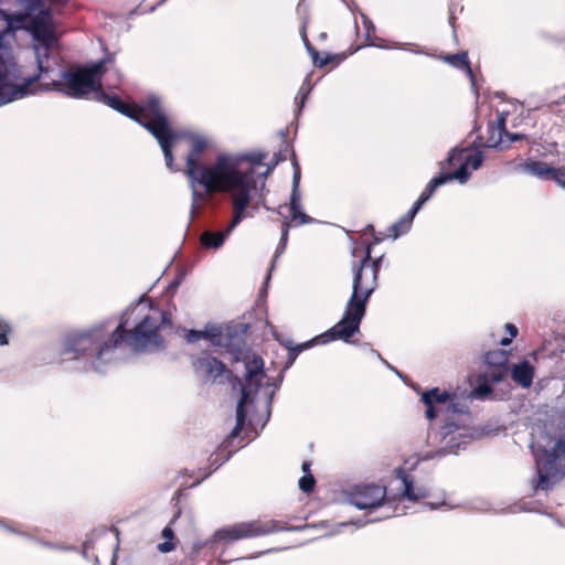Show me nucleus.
<instances>
[{
	"instance_id": "1",
	"label": "nucleus",
	"mask_w": 565,
	"mask_h": 565,
	"mask_svg": "<svg viewBox=\"0 0 565 565\" xmlns=\"http://www.w3.org/2000/svg\"><path fill=\"white\" fill-rule=\"evenodd\" d=\"M167 321L159 308H147L139 300L121 315L119 324L111 331L104 324L68 334L60 351L61 361H79L96 373H105L118 355L122 344L134 352H151L163 349L159 329Z\"/></svg>"
},
{
	"instance_id": "2",
	"label": "nucleus",
	"mask_w": 565,
	"mask_h": 565,
	"mask_svg": "<svg viewBox=\"0 0 565 565\" xmlns=\"http://www.w3.org/2000/svg\"><path fill=\"white\" fill-rule=\"evenodd\" d=\"M171 149L178 139H185L190 143V151L185 159V173L192 192L191 217L206 201L207 194L217 193L235 186L255 183L252 170H241V157L234 153H220L213 163L204 166L200 162L201 154L210 146L211 138L193 130L174 131Z\"/></svg>"
},
{
	"instance_id": "3",
	"label": "nucleus",
	"mask_w": 565,
	"mask_h": 565,
	"mask_svg": "<svg viewBox=\"0 0 565 565\" xmlns=\"http://www.w3.org/2000/svg\"><path fill=\"white\" fill-rule=\"evenodd\" d=\"M382 260L383 256L372 259L371 246H367L365 256L360 265L353 264L352 294L347 302L342 318L338 323L316 338L300 344H294L299 353L316 343L326 344L337 340L349 342L359 332L360 324L365 316L367 301L377 287V275Z\"/></svg>"
},
{
	"instance_id": "4",
	"label": "nucleus",
	"mask_w": 565,
	"mask_h": 565,
	"mask_svg": "<svg viewBox=\"0 0 565 565\" xmlns=\"http://www.w3.org/2000/svg\"><path fill=\"white\" fill-rule=\"evenodd\" d=\"M2 18L7 23L8 32L25 30L32 39L36 65L41 77H50L60 65V35L53 20L51 9L29 17L26 13H10L3 11Z\"/></svg>"
},
{
	"instance_id": "5",
	"label": "nucleus",
	"mask_w": 565,
	"mask_h": 565,
	"mask_svg": "<svg viewBox=\"0 0 565 565\" xmlns=\"http://www.w3.org/2000/svg\"><path fill=\"white\" fill-rule=\"evenodd\" d=\"M96 99L106 104L118 113L131 118L145 127L158 141L166 166L174 171L171 143L175 135L167 118L161 99L157 96H149L140 106L128 105L115 95H107L99 88L95 95Z\"/></svg>"
},
{
	"instance_id": "6",
	"label": "nucleus",
	"mask_w": 565,
	"mask_h": 565,
	"mask_svg": "<svg viewBox=\"0 0 565 565\" xmlns=\"http://www.w3.org/2000/svg\"><path fill=\"white\" fill-rule=\"evenodd\" d=\"M40 74L25 75L7 41V33L0 32V107L36 94L35 83Z\"/></svg>"
},
{
	"instance_id": "7",
	"label": "nucleus",
	"mask_w": 565,
	"mask_h": 565,
	"mask_svg": "<svg viewBox=\"0 0 565 565\" xmlns=\"http://www.w3.org/2000/svg\"><path fill=\"white\" fill-rule=\"evenodd\" d=\"M106 60L97 61L90 65L78 68H71L57 73L58 78L50 74V83H35L38 92H58L72 98H83L89 93L95 94L102 88V76L106 71Z\"/></svg>"
},
{
	"instance_id": "8",
	"label": "nucleus",
	"mask_w": 565,
	"mask_h": 565,
	"mask_svg": "<svg viewBox=\"0 0 565 565\" xmlns=\"http://www.w3.org/2000/svg\"><path fill=\"white\" fill-rule=\"evenodd\" d=\"M245 383L242 385V395L236 407V424L231 433V438L236 437L244 427L246 418L244 406L254 403L256 396L259 392H262V390L267 399V404H270L275 394V390H277L280 384H276L275 388L271 391L269 390L268 384L266 387H264V379L266 377V373L264 371V361L258 355H253L252 359L245 362ZM281 380L282 376H280L279 382H281Z\"/></svg>"
},
{
	"instance_id": "9",
	"label": "nucleus",
	"mask_w": 565,
	"mask_h": 565,
	"mask_svg": "<svg viewBox=\"0 0 565 565\" xmlns=\"http://www.w3.org/2000/svg\"><path fill=\"white\" fill-rule=\"evenodd\" d=\"M255 183L220 190L217 193H226L230 196L233 217L227 227L223 231H204L200 235L201 244L209 249H218L234 228L247 217V209L253 198Z\"/></svg>"
},
{
	"instance_id": "10",
	"label": "nucleus",
	"mask_w": 565,
	"mask_h": 565,
	"mask_svg": "<svg viewBox=\"0 0 565 565\" xmlns=\"http://www.w3.org/2000/svg\"><path fill=\"white\" fill-rule=\"evenodd\" d=\"M531 449L537 472V480L533 483V488L547 491L563 477L557 461L561 456L565 457V439L557 440L551 449L532 443Z\"/></svg>"
},
{
	"instance_id": "11",
	"label": "nucleus",
	"mask_w": 565,
	"mask_h": 565,
	"mask_svg": "<svg viewBox=\"0 0 565 565\" xmlns=\"http://www.w3.org/2000/svg\"><path fill=\"white\" fill-rule=\"evenodd\" d=\"M308 526L309 525H298L285 527L274 520L265 522L258 520L241 522L217 530L203 545H207L209 543H232L238 540L267 535L280 531H301Z\"/></svg>"
},
{
	"instance_id": "12",
	"label": "nucleus",
	"mask_w": 565,
	"mask_h": 565,
	"mask_svg": "<svg viewBox=\"0 0 565 565\" xmlns=\"http://www.w3.org/2000/svg\"><path fill=\"white\" fill-rule=\"evenodd\" d=\"M385 495L384 487L376 484L359 486L350 493L348 502L360 510L373 511L383 505Z\"/></svg>"
},
{
	"instance_id": "13",
	"label": "nucleus",
	"mask_w": 565,
	"mask_h": 565,
	"mask_svg": "<svg viewBox=\"0 0 565 565\" xmlns=\"http://www.w3.org/2000/svg\"><path fill=\"white\" fill-rule=\"evenodd\" d=\"M440 435L445 447L437 451L438 456L446 454L456 452L461 445L467 444L473 438L475 431H472L466 425H460L456 422H447L440 429Z\"/></svg>"
},
{
	"instance_id": "14",
	"label": "nucleus",
	"mask_w": 565,
	"mask_h": 565,
	"mask_svg": "<svg viewBox=\"0 0 565 565\" xmlns=\"http://www.w3.org/2000/svg\"><path fill=\"white\" fill-rule=\"evenodd\" d=\"M422 401L424 404L433 403L434 405H437L443 408H447L449 411L452 409L454 413L465 414L466 413V406H458L455 403L448 404L450 401V395L445 392L440 391L439 388H433L429 391H426L422 395Z\"/></svg>"
},
{
	"instance_id": "15",
	"label": "nucleus",
	"mask_w": 565,
	"mask_h": 565,
	"mask_svg": "<svg viewBox=\"0 0 565 565\" xmlns=\"http://www.w3.org/2000/svg\"><path fill=\"white\" fill-rule=\"evenodd\" d=\"M466 149L460 148H452L448 157L446 159V163L448 166H454L456 162L462 161L465 164H467L468 168H471L472 170H478L483 162V154L481 151H476L475 153L465 154Z\"/></svg>"
},
{
	"instance_id": "16",
	"label": "nucleus",
	"mask_w": 565,
	"mask_h": 565,
	"mask_svg": "<svg viewBox=\"0 0 565 565\" xmlns=\"http://www.w3.org/2000/svg\"><path fill=\"white\" fill-rule=\"evenodd\" d=\"M193 365L198 372L204 373L207 380H216L225 372L224 363L209 355L199 358L194 361Z\"/></svg>"
},
{
	"instance_id": "17",
	"label": "nucleus",
	"mask_w": 565,
	"mask_h": 565,
	"mask_svg": "<svg viewBox=\"0 0 565 565\" xmlns=\"http://www.w3.org/2000/svg\"><path fill=\"white\" fill-rule=\"evenodd\" d=\"M511 377L521 387L529 388L533 383L534 366L527 360H523L512 366Z\"/></svg>"
},
{
	"instance_id": "18",
	"label": "nucleus",
	"mask_w": 565,
	"mask_h": 565,
	"mask_svg": "<svg viewBox=\"0 0 565 565\" xmlns=\"http://www.w3.org/2000/svg\"><path fill=\"white\" fill-rule=\"evenodd\" d=\"M397 477L402 481V495L409 501H418L428 495V490L425 487H415L413 480L403 470L397 471Z\"/></svg>"
},
{
	"instance_id": "19",
	"label": "nucleus",
	"mask_w": 565,
	"mask_h": 565,
	"mask_svg": "<svg viewBox=\"0 0 565 565\" xmlns=\"http://www.w3.org/2000/svg\"><path fill=\"white\" fill-rule=\"evenodd\" d=\"M289 211L291 222H294L295 226L311 224L315 222L312 217H310L303 212V207L301 204V194L290 195Z\"/></svg>"
},
{
	"instance_id": "20",
	"label": "nucleus",
	"mask_w": 565,
	"mask_h": 565,
	"mask_svg": "<svg viewBox=\"0 0 565 565\" xmlns=\"http://www.w3.org/2000/svg\"><path fill=\"white\" fill-rule=\"evenodd\" d=\"M443 61L452 67L465 70L470 78L471 86L475 87V75L468 61V54L466 52L450 54L443 56Z\"/></svg>"
},
{
	"instance_id": "21",
	"label": "nucleus",
	"mask_w": 565,
	"mask_h": 565,
	"mask_svg": "<svg viewBox=\"0 0 565 565\" xmlns=\"http://www.w3.org/2000/svg\"><path fill=\"white\" fill-rule=\"evenodd\" d=\"M522 171L541 180H550L553 173L552 167L542 161H529L521 166Z\"/></svg>"
},
{
	"instance_id": "22",
	"label": "nucleus",
	"mask_w": 565,
	"mask_h": 565,
	"mask_svg": "<svg viewBox=\"0 0 565 565\" xmlns=\"http://www.w3.org/2000/svg\"><path fill=\"white\" fill-rule=\"evenodd\" d=\"M507 118H508V113L501 111L498 115L497 120L490 126L491 137H490L489 147L495 148L502 142L503 134L507 131V129H505Z\"/></svg>"
},
{
	"instance_id": "23",
	"label": "nucleus",
	"mask_w": 565,
	"mask_h": 565,
	"mask_svg": "<svg viewBox=\"0 0 565 565\" xmlns=\"http://www.w3.org/2000/svg\"><path fill=\"white\" fill-rule=\"evenodd\" d=\"M413 221H414V218L411 215H408L407 213L402 215L398 218V221H396L394 224H392L388 227V230H387L388 237H391L392 239L395 241L398 237L407 234L412 228Z\"/></svg>"
},
{
	"instance_id": "24",
	"label": "nucleus",
	"mask_w": 565,
	"mask_h": 565,
	"mask_svg": "<svg viewBox=\"0 0 565 565\" xmlns=\"http://www.w3.org/2000/svg\"><path fill=\"white\" fill-rule=\"evenodd\" d=\"M508 360V353L501 349L489 351L484 355V362L489 367H505Z\"/></svg>"
},
{
	"instance_id": "25",
	"label": "nucleus",
	"mask_w": 565,
	"mask_h": 565,
	"mask_svg": "<svg viewBox=\"0 0 565 565\" xmlns=\"http://www.w3.org/2000/svg\"><path fill=\"white\" fill-rule=\"evenodd\" d=\"M469 168L462 161H460L459 168L450 173H440L445 184L450 181H458L460 184H465L470 179Z\"/></svg>"
},
{
	"instance_id": "26",
	"label": "nucleus",
	"mask_w": 565,
	"mask_h": 565,
	"mask_svg": "<svg viewBox=\"0 0 565 565\" xmlns=\"http://www.w3.org/2000/svg\"><path fill=\"white\" fill-rule=\"evenodd\" d=\"M0 526L6 529L7 531L11 532V533H14V534H18V535H21V536H24V537H28L30 540H33L34 542H36L38 544L44 546V547H49V548H55V550H61V551H71V550H74V547L72 546H66V545H58V544H54V543H51V542H47V541H44V540H40V539H33L31 537L30 535H28L26 533H23V532H20V531H17L14 530L13 527L4 524L3 521L0 520Z\"/></svg>"
},
{
	"instance_id": "27",
	"label": "nucleus",
	"mask_w": 565,
	"mask_h": 565,
	"mask_svg": "<svg viewBox=\"0 0 565 565\" xmlns=\"http://www.w3.org/2000/svg\"><path fill=\"white\" fill-rule=\"evenodd\" d=\"M445 182L444 180L441 179L440 174L433 178L428 183L427 185L425 186L424 191L420 193L419 198L420 199H425V203L434 195V193L436 192V190L444 185Z\"/></svg>"
},
{
	"instance_id": "28",
	"label": "nucleus",
	"mask_w": 565,
	"mask_h": 565,
	"mask_svg": "<svg viewBox=\"0 0 565 565\" xmlns=\"http://www.w3.org/2000/svg\"><path fill=\"white\" fill-rule=\"evenodd\" d=\"M236 157H241V161H239V169L241 170H252L253 172V179L254 181L256 182V179H255V171L253 169V167H247V168H244L243 167V163L245 161H248V162H252L253 164H262L263 162V159H264V156L263 154H237V153H234ZM256 190V186L254 188V191Z\"/></svg>"
},
{
	"instance_id": "29",
	"label": "nucleus",
	"mask_w": 565,
	"mask_h": 565,
	"mask_svg": "<svg viewBox=\"0 0 565 565\" xmlns=\"http://www.w3.org/2000/svg\"><path fill=\"white\" fill-rule=\"evenodd\" d=\"M162 537L166 540L163 543H160L158 545V550L161 553H169L174 548V545L172 543V540L174 537L173 530L170 526H166L162 530Z\"/></svg>"
},
{
	"instance_id": "30",
	"label": "nucleus",
	"mask_w": 565,
	"mask_h": 565,
	"mask_svg": "<svg viewBox=\"0 0 565 565\" xmlns=\"http://www.w3.org/2000/svg\"><path fill=\"white\" fill-rule=\"evenodd\" d=\"M311 90L310 76H307L296 95V104L299 106V110L303 107L308 95Z\"/></svg>"
},
{
	"instance_id": "31",
	"label": "nucleus",
	"mask_w": 565,
	"mask_h": 565,
	"mask_svg": "<svg viewBox=\"0 0 565 565\" xmlns=\"http://www.w3.org/2000/svg\"><path fill=\"white\" fill-rule=\"evenodd\" d=\"M44 1L45 0H19V3L24 8L26 14L32 17L31 13L40 12V10H44Z\"/></svg>"
},
{
	"instance_id": "32",
	"label": "nucleus",
	"mask_w": 565,
	"mask_h": 565,
	"mask_svg": "<svg viewBox=\"0 0 565 565\" xmlns=\"http://www.w3.org/2000/svg\"><path fill=\"white\" fill-rule=\"evenodd\" d=\"M12 332V326L10 322L0 317V347L8 345L10 343L9 335Z\"/></svg>"
},
{
	"instance_id": "33",
	"label": "nucleus",
	"mask_w": 565,
	"mask_h": 565,
	"mask_svg": "<svg viewBox=\"0 0 565 565\" xmlns=\"http://www.w3.org/2000/svg\"><path fill=\"white\" fill-rule=\"evenodd\" d=\"M299 489L302 491V492H310L312 491L315 484H316V480H315V477L312 476L311 472H308L306 475H303L300 479H299Z\"/></svg>"
},
{
	"instance_id": "34",
	"label": "nucleus",
	"mask_w": 565,
	"mask_h": 565,
	"mask_svg": "<svg viewBox=\"0 0 565 565\" xmlns=\"http://www.w3.org/2000/svg\"><path fill=\"white\" fill-rule=\"evenodd\" d=\"M214 337H215V334L214 333H210L209 331L190 330L186 333L185 339H186V341L189 343H195V342H198L201 339H205V338L212 339Z\"/></svg>"
},
{
	"instance_id": "35",
	"label": "nucleus",
	"mask_w": 565,
	"mask_h": 565,
	"mask_svg": "<svg viewBox=\"0 0 565 565\" xmlns=\"http://www.w3.org/2000/svg\"><path fill=\"white\" fill-rule=\"evenodd\" d=\"M491 370L484 373L486 380H489L493 383L500 382L504 376L505 367H490Z\"/></svg>"
},
{
	"instance_id": "36",
	"label": "nucleus",
	"mask_w": 565,
	"mask_h": 565,
	"mask_svg": "<svg viewBox=\"0 0 565 565\" xmlns=\"http://www.w3.org/2000/svg\"><path fill=\"white\" fill-rule=\"evenodd\" d=\"M390 516H391V514L385 513V514H381L379 516H375V518L369 519V520H358V521H354V522H342V523H340V526H347V525H350V524H354L356 526H364V525H366L369 523L382 521V520L387 519Z\"/></svg>"
},
{
	"instance_id": "37",
	"label": "nucleus",
	"mask_w": 565,
	"mask_h": 565,
	"mask_svg": "<svg viewBox=\"0 0 565 565\" xmlns=\"http://www.w3.org/2000/svg\"><path fill=\"white\" fill-rule=\"evenodd\" d=\"M282 344L288 350V361L286 367H289L296 361L299 352L295 349L294 342L291 340H286Z\"/></svg>"
},
{
	"instance_id": "38",
	"label": "nucleus",
	"mask_w": 565,
	"mask_h": 565,
	"mask_svg": "<svg viewBox=\"0 0 565 565\" xmlns=\"http://www.w3.org/2000/svg\"><path fill=\"white\" fill-rule=\"evenodd\" d=\"M300 168L298 167L297 162L294 163V174H292V189L290 195H297L300 194L299 191V184H300Z\"/></svg>"
},
{
	"instance_id": "39",
	"label": "nucleus",
	"mask_w": 565,
	"mask_h": 565,
	"mask_svg": "<svg viewBox=\"0 0 565 565\" xmlns=\"http://www.w3.org/2000/svg\"><path fill=\"white\" fill-rule=\"evenodd\" d=\"M287 242H288V236L287 235H281L279 244H278V246L276 248V252H275L274 260L271 263V268L274 267L276 259L278 257H280L282 255V253L285 252Z\"/></svg>"
},
{
	"instance_id": "40",
	"label": "nucleus",
	"mask_w": 565,
	"mask_h": 565,
	"mask_svg": "<svg viewBox=\"0 0 565 565\" xmlns=\"http://www.w3.org/2000/svg\"><path fill=\"white\" fill-rule=\"evenodd\" d=\"M306 45L311 51V55H312L315 65H317L319 67H323V66H326L331 61L330 57L319 60L318 58V52L315 51V50H311V47H310V45H309L307 40H306Z\"/></svg>"
},
{
	"instance_id": "41",
	"label": "nucleus",
	"mask_w": 565,
	"mask_h": 565,
	"mask_svg": "<svg viewBox=\"0 0 565 565\" xmlns=\"http://www.w3.org/2000/svg\"><path fill=\"white\" fill-rule=\"evenodd\" d=\"M551 180L556 181L561 186L565 188V170L553 169Z\"/></svg>"
},
{
	"instance_id": "42",
	"label": "nucleus",
	"mask_w": 565,
	"mask_h": 565,
	"mask_svg": "<svg viewBox=\"0 0 565 565\" xmlns=\"http://www.w3.org/2000/svg\"><path fill=\"white\" fill-rule=\"evenodd\" d=\"M492 392V388L487 384V383H483V384H479L473 393L475 395L479 396V397H483V396H487L489 395L490 393Z\"/></svg>"
},
{
	"instance_id": "43",
	"label": "nucleus",
	"mask_w": 565,
	"mask_h": 565,
	"mask_svg": "<svg viewBox=\"0 0 565 565\" xmlns=\"http://www.w3.org/2000/svg\"><path fill=\"white\" fill-rule=\"evenodd\" d=\"M425 405L427 406L425 414L428 419L435 418L437 416V413L441 412V409H443V407L434 405L433 403L425 404Z\"/></svg>"
},
{
	"instance_id": "44",
	"label": "nucleus",
	"mask_w": 565,
	"mask_h": 565,
	"mask_svg": "<svg viewBox=\"0 0 565 565\" xmlns=\"http://www.w3.org/2000/svg\"><path fill=\"white\" fill-rule=\"evenodd\" d=\"M424 204L425 199L418 198L414 205L406 213L414 218Z\"/></svg>"
},
{
	"instance_id": "45",
	"label": "nucleus",
	"mask_w": 565,
	"mask_h": 565,
	"mask_svg": "<svg viewBox=\"0 0 565 565\" xmlns=\"http://www.w3.org/2000/svg\"><path fill=\"white\" fill-rule=\"evenodd\" d=\"M371 353L376 358L379 359L383 364H385L390 370H392L393 372H395L398 376H401V373L393 366L391 365L382 355L379 351L374 350V349H370Z\"/></svg>"
},
{
	"instance_id": "46",
	"label": "nucleus",
	"mask_w": 565,
	"mask_h": 565,
	"mask_svg": "<svg viewBox=\"0 0 565 565\" xmlns=\"http://www.w3.org/2000/svg\"><path fill=\"white\" fill-rule=\"evenodd\" d=\"M374 46H377L380 49H385V50H388V49H397V50H406L407 47V43H399V42H396L394 43L393 45H384V43H377V44H373Z\"/></svg>"
},
{
	"instance_id": "47",
	"label": "nucleus",
	"mask_w": 565,
	"mask_h": 565,
	"mask_svg": "<svg viewBox=\"0 0 565 565\" xmlns=\"http://www.w3.org/2000/svg\"><path fill=\"white\" fill-rule=\"evenodd\" d=\"M295 225L294 222H291V218L288 220L287 217H285L282 220V223H281V235H287L289 234V228Z\"/></svg>"
},
{
	"instance_id": "48",
	"label": "nucleus",
	"mask_w": 565,
	"mask_h": 565,
	"mask_svg": "<svg viewBox=\"0 0 565 565\" xmlns=\"http://www.w3.org/2000/svg\"><path fill=\"white\" fill-rule=\"evenodd\" d=\"M503 135L507 136L511 142L519 141L524 138V135H522V134H512V132L505 131Z\"/></svg>"
},
{
	"instance_id": "49",
	"label": "nucleus",
	"mask_w": 565,
	"mask_h": 565,
	"mask_svg": "<svg viewBox=\"0 0 565 565\" xmlns=\"http://www.w3.org/2000/svg\"><path fill=\"white\" fill-rule=\"evenodd\" d=\"M505 330L509 332L511 338H515L518 334V328L512 323H507Z\"/></svg>"
},
{
	"instance_id": "50",
	"label": "nucleus",
	"mask_w": 565,
	"mask_h": 565,
	"mask_svg": "<svg viewBox=\"0 0 565 565\" xmlns=\"http://www.w3.org/2000/svg\"><path fill=\"white\" fill-rule=\"evenodd\" d=\"M444 504H445V502H443V503H440V504H439V503H431V502H427V503H425V507H427L429 510H436V509H438L440 505H444Z\"/></svg>"
},
{
	"instance_id": "51",
	"label": "nucleus",
	"mask_w": 565,
	"mask_h": 565,
	"mask_svg": "<svg viewBox=\"0 0 565 565\" xmlns=\"http://www.w3.org/2000/svg\"><path fill=\"white\" fill-rule=\"evenodd\" d=\"M310 467H311V463L309 461H303L302 462L301 469H302L305 475L308 473V472H311L310 471Z\"/></svg>"
},
{
	"instance_id": "52",
	"label": "nucleus",
	"mask_w": 565,
	"mask_h": 565,
	"mask_svg": "<svg viewBox=\"0 0 565 565\" xmlns=\"http://www.w3.org/2000/svg\"><path fill=\"white\" fill-rule=\"evenodd\" d=\"M227 459H228V456H227L224 460H221V461H217V459H216V458H215V459H211V462H212V465H215V469H217V468H218L220 466H222V465H223V462H224L225 460H227Z\"/></svg>"
},
{
	"instance_id": "53",
	"label": "nucleus",
	"mask_w": 565,
	"mask_h": 565,
	"mask_svg": "<svg viewBox=\"0 0 565 565\" xmlns=\"http://www.w3.org/2000/svg\"><path fill=\"white\" fill-rule=\"evenodd\" d=\"M512 339L513 338H511V337L510 338H502L500 340V344L503 345V347H507V345H509L511 343Z\"/></svg>"
},
{
	"instance_id": "54",
	"label": "nucleus",
	"mask_w": 565,
	"mask_h": 565,
	"mask_svg": "<svg viewBox=\"0 0 565 565\" xmlns=\"http://www.w3.org/2000/svg\"><path fill=\"white\" fill-rule=\"evenodd\" d=\"M274 551H275V550H268V551H265V552H260V553H258L256 556H253L252 558L257 557V556H260V555L266 554V553H271V552H274Z\"/></svg>"
},
{
	"instance_id": "55",
	"label": "nucleus",
	"mask_w": 565,
	"mask_h": 565,
	"mask_svg": "<svg viewBox=\"0 0 565 565\" xmlns=\"http://www.w3.org/2000/svg\"><path fill=\"white\" fill-rule=\"evenodd\" d=\"M210 475H211V472L205 473V475L201 478V480L196 481L194 484L200 483L203 479L207 478Z\"/></svg>"
},
{
	"instance_id": "56",
	"label": "nucleus",
	"mask_w": 565,
	"mask_h": 565,
	"mask_svg": "<svg viewBox=\"0 0 565 565\" xmlns=\"http://www.w3.org/2000/svg\"><path fill=\"white\" fill-rule=\"evenodd\" d=\"M554 521L557 525L565 527V523L561 522L558 519H554Z\"/></svg>"
},
{
	"instance_id": "57",
	"label": "nucleus",
	"mask_w": 565,
	"mask_h": 565,
	"mask_svg": "<svg viewBox=\"0 0 565 565\" xmlns=\"http://www.w3.org/2000/svg\"><path fill=\"white\" fill-rule=\"evenodd\" d=\"M270 172V168H267V170L265 172H263V177L266 178L268 175V173Z\"/></svg>"
},
{
	"instance_id": "58",
	"label": "nucleus",
	"mask_w": 565,
	"mask_h": 565,
	"mask_svg": "<svg viewBox=\"0 0 565 565\" xmlns=\"http://www.w3.org/2000/svg\"><path fill=\"white\" fill-rule=\"evenodd\" d=\"M411 51H412V52H414V53H416V54H422V53H423V52H422L420 50H418V49H413V50H411Z\"/></svg>"
},
{
	"instance_id": "59",
	"label": "nucleus",
	"mask_w": 565,
	"mask_h": 565,
	"mask_svg": "<svg viewBox=\"0 0 565 565\" xmlns=\"http://www.w3.org/2000/svg\"><path fill=\"white\" fill-rule=\"evenodd\" d=\"M269 278H270V273L266 277V282L269 280Z\"/></svg>"
},
{
	"instance_id": "60",
	"label": "nucleus",
	"mask_w": 565,
	"mask_h": 565,
	"mask_svg": "<svg viewBox=\"0 0 565 565\" xmlns=\"http://www.w3.org/2000/svg\"><path fill=\"white\" fill-rule=\"evenodd\" d=\"M110 565H115V561H114V559L111 561V564H110Z\"/></svg>"
}]
</instances>
